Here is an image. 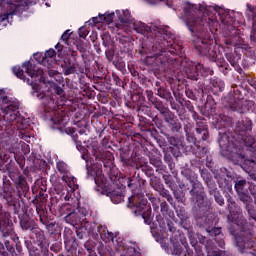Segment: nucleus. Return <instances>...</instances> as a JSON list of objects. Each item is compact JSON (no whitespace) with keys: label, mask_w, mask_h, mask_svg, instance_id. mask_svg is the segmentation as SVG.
Instances as JSON below:
<instances>
[{"label":"nucleus","mask_w":256,"mask_h":256,"mask_svg":"<svg viewBox=\"0 0 256 256\" xmlns=\"http://www.w3.org/2000/svg\"><path fill=\"white\" fill-rule=\"evenodd\" d=\"M197 13H199V10H197L195 4L184 2L181 19L184 21L192 37L197 39L194 48L199 55L208 57L212 63H215L220 73L228 75L231 67L224 58H217V51L213 48L211 33L215 34L220 29L228 37L237 35L239 30L235 26V16L223 9L216 10L217 16L212 17L204 16L201 18L197 16Z\"/></svg>","instance_id":"nucleus-1"},{"label":"nucleus","mask_w":256,"mask_h":256,"mask_svg":"<svg viewBox=\"0 0 256 256\" xmlns=\"http://www.w3.org/2000/svg\"><path fill=\"white\" fill-rule=\"evenodd\" d=\"M12 72L14 75H16V77H18V79H22V81L26 82L28 85H31L33 89L32 95L37 93L36 96L38 99H42L45 113H53L54 116H51L50 121L54 125H57L56 129L59 131V133L62 135H64V133H66V135H71V138L76 145V149H78L80 152L85 151V147L83 146V139L79 138V134H75V128L65 127V116H61L55 112L57 111V104L55 103V100L50 96L45 95V93L40 92L41 86L36 81L26 78L25 71L21 69V66H14L12 68Z\"/></svg>","instance_id":"nucleus-2"},{"label":"nucleus","mask_w":256,"mask_h":256,"mask_svg":"<svg viewBox=\"0 0 256 256\" xmlns=\"http://www.w3.org/2000/svg\"><path fill=\"white\" fill-rule=\"evenodd\" d=\"M128 189L132 195L128 197L127 207L130 209L135 207V215L142 217L146 225H150L151 233L155 237L157 233V224L153 223V215L151 206L148 204L147 198V180L141 174V171H136L132 177L125 179Z\"/></svg>","instance_id":"nucleus-3"},{"label":"nucleus","mask_w":256,"mask_h":256,"mask_svg":"<svg viewBox=\"0 0 256 256\" xmlns=\"http://www.w3.org/2000/svg\"><path fill=\"white\" fill-rule=\"evenodd\" d=\"M201 113L205 117H208V119L214 117L212 123L215 129L219 131L218 143L221 151L229 152L231 149H236L237 144L239 145L238 136L235 137L231 135V133L227 132V129L233 125V118L219 113V109H217V102L212 95L207 96L204 109ZM221 129L224 131L221 132Z\"/></svg>","instance_id":"nucleus-4"},{"label":"nucleus","mask_w":256,"mask_h":256,"mask_svg":"<svg viewBox=\"0 0 256 256\" xmlns=\"http://www.w3.org/2000/svg\"><path fill=\"white\" fill-rule=\"evenodd\" d=\"M146 97L149 103L153 105L154 109H157L164 119L162 120L160 118L156 120V129H158L161 135H175V133H181L183 125L181 124V121H179V118H177V115H175V113L171 111L169 107L165 106L163 101L155 97L153 91L146 90Z\"/></svg>","instance_id":"nucleus-5"},{"label":"nucleus","mask_w":256,"mask_h":256,"mask_svg":"<svg viewBox=\"0 0 256 256\" xmlns=\"http://www.w3.org/2000/svg\"><path fill=\"white\" fill-rule=\"evenodd\" d=\"M134 31L147 37L152 43H157L161 48L167 47V51L168 53H171V55H178L181 52V49H183L181 45L175 43L173 34L169 31V28H151V26L143 22H138L134 24Z\"/></svg>","instance_id":"nucleus-6"},{"label":"nucleus","mask_w":256,"mask_h":256,"mask_svg":"<svg viewBox=\"0 0 256 256\" xmlns=\"http://www.w3.org/2000/svg\"><path fill=\"white\" fill-rule=\"evenodd\" d=\"M181 175L187 179L191 185V189L189 190L190 202L193 203L195 217L200 220L201 215L209 209L211 201L207 199L205 187L203 186V183L199 181L197 174L194 173L193 170L184 166L181 168Z\"/></svg>","instance_id":"nucleus-7"},{"label":"nucleus","mask_w":256,"mask_h":256,"mask_svg":"<svg viewBox=\"0 0 256 256\" xmlns=\"http://www.w3.org/2000/svg\"><path fill=\"white\" fill-rule=\"evenodd\" d=\"M0 237L6 239L5 244L0 243V256L25 255L21 238L15 231L11 219L7 216H0ZM8 237H10V239H7Z\"/></svg>","instance_id":"nucleus-8"},{"label":"nucleus","mask_w":256,"mask_h":256,"mask_svg":"<svg viewBox=\"0 0 256 256\" xmlns=\"http://www.w3.org/2000/svg\"><path fill=\"white\" fill-rule=\"evenodd\" d=\"M184 133L186 136V141L191 145H188L185 151H190L192 155H196V157H201V155H205L207 153V148L199 146L201 141H207L209 139V125L207 122H197L196 125L191 124V122H187L183 126Z\"/></svg>","instance_id":"nucleus-9"},{"label":"nucleus","mask_w":256,"mask_h":256,"mask_svg":"<svg viewBox=\"0 0 256 256\" xmlns=\"http://www.w3.org/2000/svg\"><path fill=\"white\" fill-rule=\"evenodd\" d=\"M160 211L162 213L156 215V221L159 224L160 229H167V235L170 237V241L175 249V245H185L187 239L185 236L177 230L175 223L171 221L175 217V213L169 209V204L166 201L160 202Z\"/></svg>","instance_id":"nucleus-10"},{"label":"nucleus","mask_w":256,"mask_h":256,"mask_svg":"<svg viewBox=\"0 0 256 256\" xmlns=\"http://www.w3.org/2000/svg\"><path fill=\"white\" fill-rule=\"evenodd\" d=\"M231 179V173L227 168H220V170L216 171V181L220 187V189L223 191V195L226 197L227 202H228V209H229V214L227 216L228 221L230 223H235L237 225L239 221V213L233 214L231 211V205H235V201H233V184L231 181L228 179Z\"/></svg>","instance_id":"nucleus-11"},{"label":"nucleus","mask_w":256,"mask_h":256,"mask_svg":"<svg viewBox=\"0 0 256 256\" xmlns=\"http://www.w3.org/2000/svg\"><path fill=\"white\" fill-rule=\"evenodd\" d=\"M8 103L9 97H7L5 90H0V111H4V121H7V123H16L20 129H25L29 121L21 116L18 105H7Z\"/></svg>","instance_id":"nucleus-12"},{"label":"nucleus","mask_w":256,"mask_h":256,"mask_svg":"<svg viewBox=\"0 0 256 256\" xmlns=\"http://www.w3.org/2000/svg\"><path fill=\"white\" fill-rule=\"evenodd\" d=\"M234 189L237 193L239 201L244 203L249 219L256 217L255 206H253V198L249 193V182L246 179L237 178L234 181Z\"/></svg>","instance_id":"nucleus-13"},{"label":"nucleus","mask_w":256,"mask_h":256,"mask_svg":"<svg viewBox=\"0 0 256 256\" xmlns=\"http://www.w3.org/2000/svg\"><path fill=\"white\" fill-rule=\"evenodd\" d=\"M253 129V122L251 119L246 118L241 121V123L237 124V134L238 137V144L241 147H246L248 151H255V137L251 136L249 132Z\"/></svg>","instance_id":"nucleus-14"},{"label":"nucleus","mask_w":256,"mask_h":256,"mask_svg":"<svg viewBox=\"0 0 256 256\" xmlns=\"http://www.w3.org/2000/svg\"><path fill=\"white\" fill-rule=\"evenodd\" d=\"M110 181L101 184V189L106 193L112 203L116 205L121 203L125 199L124 188L119 186V176L111 175L109 176Z\"/></svg>","instance_id":"nucleus-15"},{"label":"nucleus","mask_w":256,"mask_h":256,"mask_svg":"<svg viewBox=\"0 0 256 256\" xmlns=\"http://www.w3.org/2000/svg\"><path fill=\"white\" fill-rule=\"evenodd\" d=\"M14 213L18 216L19 227L23 233H31L39 226L33 215L29 214L26 208H17V204H14Z\"/></svg>","instance_id":"nucleus-16"},{"label":"nucleus","mask_w":256,"mask_h":256,"mask_svg":"<svg viewBox=\"0 0 256 256\" xmlns=\"http://www.w3.org/2000/svg\"><path fill=\"white\" fill-rule=\"evenodd\" d=\"M85 230L87 231L88 235L99 241L100 239L105 243L111 241L113 239V232H109L107 230V226L105 225H98L97 223L93 222H86L84 225Z\"/></svg>","instance_id":"nucleus-17"},{"label":"nucleus","mask_w":256,"mask_h":256,"mask_svg":"<svg viewBox=\"0 0 256 256\" xmlns=\"http://www.w3.org/2000/svg\"><path fill=\"white\" fill-rule=\"evenodd\" d=\"M82 159L86 161V169H87V177L88 179H92L95 182L97 187L101 188L103 183H107V178L103 175V169H101V165L92 163L89 159V155L84 154L82 155Z\"/></svg>","instance_id":"nucleus-18"},{"label":"nucleus","mask_w":256,"mask_h":256,"mask_svg":"<svg viewBox=\"0 0 256 256\" xmlns=\"http://www.w3.org/2000/svg\"><path fill=\"white\" fill-rule=\"evenodd\" d=\"M210 209H211V202H210L208 209L205 211V213L200 215V219H197V216H195V211L193 210V208H192V215L195 219V223H196L197 227L206 229L208 235L210 237H214L215 241H217L218 235H221V227H211V225H213V221H211L207 217V215H209Z\"/></svg>","instance_id":"nucleus-19"},{"label":"nucleus","mask_w":256,"mask_h":256,"mask_svg":"<svg viewBox=\"0 0 256 256\" xmlns=\"http://www.w3.org/2000/svg\"><path fill=\"white\" fill-rule=\"evenodd\" d=\"M56 169L60 175H62V181L68 185V187L75 193L79 189V184L77 183V178L71 175V170L69 165L63 160L56 162Z\"/></svg>","instance_id":"nucleus-20"},{"label":"nucleus","mask_w":256,"mask_h":256,"mask_svg":"<svg viewBox=\"0 0 256 256\" xmlns=\"http://www.w3.org/2000/svg\"><path fill=\"white\" fill-rule=\"evenodd\" d=\"M61 67L65 76L75 75V73L89 75V68H87L86 62H84L83 64H79L77 62H73V60H71V57H65L63 63L61 64Z\"/></svg>","instance_id":"nucleus-21"},{"label":"nucleus","mask_w":256,"mask_h":256,"mask_svg":"<svg viewBox=\"0 0 256 256\" xmlns=\"http://www.w3.org/2000/svg\"><path fill=\"white\" fill-rule=\"evenodd\" d=\"M9 177L14 183L18 198L23 199V197H29V183H27V178L21 173H9Z\"/></svg>","instance_id":"nucleus-22"},{"label":"nucleus","mask_w":256,"mask_h":256,"mask_svg":"<svg viewBox=\"0 0 256 256\" xmlns=\"http://www.w3.org/2000/svg\"><path fill=\"white\" fill-rule=\"evenodd\" d=\"M30 233V239L42 249L43 256H54L53 253L49 252V240H47V236H45V231L40 229L39 225Z\"/></svg>","instance_id":"nucleus-23"},{"label":"nucleus","mask_w":256,"mask_h":256,"mask_svg":"<svg viewBox=\"0 0 256 256\" xmlns=\"http://www.w3.org/2000/svg\"><path fill=\"white\" fill-rule=\"evenodd\" d=\"M65 223L72 225V227H85L87 222V211L85 208H78L70 213L69 215L64 216Z\"/></svg>","instance_id":"nucleus-24"},{"label":"nucleus","mask_w":256,"mask_h":256,"mask_svg":"<svg viewBox=\"0 0 256 256\" xmlns=\"http://www.w3.org/2000/svg\"><path fill=\"white\" fill-rule=\"evenodd\" d=\"M63 239L66 251H68V253H77V249H79V242H77V238L73 235V229L64 227Z\"/></svg>","instance_id":"nucleus-25"},{"label":"nucleus","mask_w":256,"mask_h":256,"mask_svg":"<svg viewBox=\"0 0 256 256\" xmlns=\"http://www.w3.org/2000/svg\"><path fill=\"white\" fill-rule=\"evenodd\" d=\"M2 195L6 201L11 203L19 201L20 199L19 195L17 194V190L13 187V183L6 176L3 177Z\"/></svg>","instance_id":"nucleus-26"},{"label":"nucleus","mask_w":256,"mask_h":256,"mask_svg":"<svg viewBox=\"0 0 256 256\" xmlns=\"http://www.w3.org/2000/svg\"><path fill=\"white\" fill-rule=\"evenodd\" d=\"M164 137H166L168 143L172 145L171 152L174 157H181L183 153H191V151L185 150L187 146L183 144L179 138L173 136V134H164Z\"/></svg>","instance_id":"nucleus-27"},{"label":"nucleus","mask_w":256,"mask_h":256,"mask_svg":"<svg viewBox=\"0 0 256 256\" xmlns=\"http://www.w3.org/2000/svg\"><path fill=\"white\" fill-rule=\"evenodd\" d=\"M150 57L153 59L154 65L159 67L161 71L171 69V58L167 56V52L160 51V53L153 54V56Z\"/></svg>","instance_id":"nucleus-28"},{"label":"nucleus","mask_w":256,"mask_h":256,"mask_svg":"<svg viewBox=\"0 0 256 256\" xmlns=\"http://www.w3.org/2000/svg\"><path fill=\"white\" fill-rule=\"evenodd\" d=\"M225 57L227 61L230 63V65L239 73V75H245V71H243V68L239 65V62L241 61V54L237 53V51H230L225 53Z\"/></svg>","instance_id":"nucleus-29"},{"label":"nucleus","mask_w":256,"mask_h":256,"mask_svg":"<svg viewBox=\"0 0 256 256\" xmlns=\"http://www.w3.org/2000/svg\"><path fill=\"white\" fill-rule=\"evenodd\" d=\"M222 103L226 109H231V111H239L241 109V98L237 97L235 94H228L222 99Z\"/></svg>","instance_id":"nucleus-30"},{"label":"nucleus","mask_w":256,"mask_h":256,"mask_svg":"<svg viewBox=\"0 0 256 256\" xmlns=\"http://www.w3.org/2000/svg\"><path fill=\"white\" fill-rule=\"evenodd\" d=\"M144 104L145 96L141 92L131 94L130 100L125 102L126 107H128V109H132L133 111H136Z\"/></svg>","instance_id":"nucleus-31"},{"label":"nucleus","mask_w":256,"mask_h":256,"mask_svg":"<svg viewBox=\"0 0 256 256\" xmlns=\"http://www.w3.org/2000/svg\"><path fill=\"white\" fill-rule=\"evenodd\" d=\"M80 153H83L82 155H93V157H95L97 161L104 152L101 151V146H99V142L92 140L88 142L85 151L81 150Z\"/></svg>","instance_id":"nucleus-32"},{"label":"nucleus","mask_w":256,"mask_h":256,"mask_svg":"<svg viewBox=\"0 0 256 256\" xmlns=\"http://www.w3.org/2000/svg\"><path fill=\"white\" fill-rule=\"evenodd\" d=\"M22 68L25 70V73L31 77V79H39V77H43V69L37 68V66L31 63V61L24 62L22 64Z\"/></svg>","instance_id":"nucleus-33"},{"label":"nucleus","mask_w":256,"mask_h":256,"mask_svg":"<svg viewBox=\"0 0 256 256\" xmlns=\"http://www.w3.org/2000/svg\"><path fill=\"white\" fill-rule=\"evenodd\" d=\"M136 111H138V113H142V115H146L147 117H149L150 119H152V123H154L155 127L157 126V119H161V117H159V115H157L155 113V111H153L151 109V107L147 106V105H141L139 106Z\"/></svg>","instance_id":"nucleus-34"},{"label":"nucleus","mask_w":256,"mask_h":256,"mask_svg":"<svg viewBox=\"0 0 256 256\" xmlns=\"http://www.w3.org/2000/svg\"><path fill=\"white\" fill-rule=\"evenodd\" d=\"M119 156L120 161L124 167H133V165H135V162H133V158H131V155H129L128 149L119 148Z\"/></svg>","instance_id":"nucleus-35"},{"label":"nucleus","mask_w":256,"mask_h":256,"mask_svg":"<svg viewBox=\"0 0 256 256\" xmlns=\"http://www.w3.org/2000/svg\"><path fill=\"white\" fill-rule=\"evenodd\" d=\"M150 165H153L156 169V173L158 174H164L167 173V166L163 164V161H161V158L159 157H150L149 158Z\"/></svg>","instance_id":"nucleus-36"},{"label":"nucleus","mask_w":256,"mask_h":256,"mask_svg":"<svg viewBox=\"0 0 256 256\" xmlns=\"http://www.w3.org/2000/svg\"><path fill=\"white\" fill-rule=\"evenodd\" d=\"M24 245L28 251L29 256H43L42 249L33 245V242L29 239L24 240Z\"/></svg>","instance_id":"nucleus-37"},{"label":"nucleus","mask_w":256,"mask_h":256,"mask_svg":"<svg viewBox=\"0 0 256 256\" xmlns=\"http://www.w3.org/2000/svg\"><path fill=\"white\" fill-rule=\"evenodd\" d=\"M113 159V153L107 151L101 154L96 161H101V163H103V166L106 167V169H111L113 167Z\"/></svg>","instance_id":"nucleus-38"},{"label":"nucleus","mask_w":256,"mask_h":256,"mask_svg":"<svg viewBox=\"0 0 256 256\" xmlns=\"http://www.w3.org/2000/svg\"><path fill=\"white\" fill-rule=\"evenodd\" d=\"M54 191L56 193V195L59 196V199L64 201H71V199H73V197L71 196V194L69 195V190L63 188V185L58 184L54 186Z\"/></svg>","instance_id":"nucleus-39"},{"label":"nucleus","mask_w":256,"mask_h":256,"mask_svg":"<svg viewBox=\"0 0 256 256\" xmlns=\"http://www.w3.org/2000/svg\"><path fill=\"white\" fill-rule=\"evenodd\" d=\"M57 52H55V49H49L45 52L44 57L42 58V65H47L48 69L51 67V65H55L54 57H56Z\"/></svg>","instance_id":"nucleus-40"},{"label":"nucleus","mask_w":256,"mask_h":256,"mask_svg":"<svg viewBox=\"0 0 256 256\" xmlns=\"http://www.w3.org/2000/svg\"><path fill=\"white\" fill-rule=\"evenodd\" d=\"M45 229L50 233L52 237L59 238L61 237V230L59 229V226L57 225V222L50 220L46 225Z\"/></svg>","instance_id":"nucleus-41"},{"label":"nucleus","mask_w":256,"mask_h":256,"mask_svg":"<svg viewBox=\"0 0 256 256\" xmlns=\"http://www.w3.org/2000/svg\"><path fill=\"white\" fill-rule=\"evenodd\" d=\"M185 73L187 79H191L192 81L199 80V69L197 67V64H192L187 67Z\"/></svg>","instance_id":"nucleus-42"},{"label":"nucleus","mask_w":256,"mask_h":256,"mask_svg":"<svg viewBox=\"0 0 256 256\" xmlns=\"http://www.w3.org/2000/svg\"><path fill=\"white\" fill-rule=\"evenodd\" d=\"M119 49L120 53L127 54L131 51V41L129 40V37L122 36L119 38Z\"/></svg>","instance_id":"nucleus-43"},{"label":"nucleus","mask_w":256,"mask_h":256,"mask_svg":"<svg viewBox=\"0 0 256 256\" xmlns=\"http://www.w3.org/2000/svg\"><path fill=\"white\" fill-rule=\"evenodd\" d=\"M228 153L229 159L234 165H242L243 161L245 160V155L243 153L234 152L233 149H231Z\"/></svg>","instance_id":"nucleus-44"},{"label":"nucleus","mask_w":256,"mask_h":256,"mask_svg":"<svg viewBox=\"0 0 256 256\" xmlns=\"http://www.w3.org/2000/svg\"><path fill=\"white\" fill-rule=\"evenodd\" d=\"M124 256H141V252L137 243H130V246H126L123 252Z\"/></svg>","instance_id":"nucleus-45"},{"label":"nucleus","mask_w":256,"mask_h":256,"mask_svg":"<svg viewBox=\"0 0 256 256\" xmlns=\"http://www.w3.org/2000/svg\"><path fill=\"white\" fill-rule=\"evenodd\" d=\"M106 133H109L107 127H104L99 133V138L102 139L101 145L104 149H112L111 145H113V141H109V137L105 135Z\"/></svg>","instance_id":"nucleus-46"},{"label":"nucleus","mask_w":256,"mask_h":256,"mask_svg":"<svg viewBox=\"0 0 256 256\" xmlns=\"http://www.w3.org/2000/svg\"><path fill=\"white\" fill-rule=\"evenodd\" d=\"M184 247H185V249H186L188 255H187V253H185V252L183 251V246L177 245V244L174 245L173 250H171V254H172V255H176V256H193V251L189 250V249L187 248V245H185V244H184Z\"/></svg>","instance_id":"nucleus-47"},{"label":"nucleus","mask_w":256,"mask_h":256,"mask_svg":"<svg viewBox=\"0 0 256 256\" xmlns=\"http://www.w3.org/2000/svg\"><path fill=\"white\" fill-rule=\"evenodd\" d=\"M150 136L152 139H154V141L158 143L160 147H167V141H165V138H163V136L159 135V131L157 130V128H153L150 131Z\"/></svg>","instance_id":"nucleus-48"},{"label":"nucleus","mask_w":256,"mask_h":256,"mask_svg":"<svg viewBox=\"0 0 256 256\" xmlns=\"http://www.w3.org/2000/svg\"><path fill=\"white\" fill-rule=\"evenodd\" d=\"M180 225L185 231L188 233V237H193L195 235V231L193 230V225H191V220L188 218H184L180 220Z\"/></svg>","instance_id":"nucleus-49"},{"label":"nucleus","mask_w":256,"mask_h":256,"mask_svg":"<svg viewBox=\"0 0 256 256\" xmlns=\"http://www.w3.org/2000/svg\"><path fill=\"white\" fill-rule=\"evenodd\" d=\"M138 171H140V174L145 178L146 177H153L155 175V170L153 169V167L149 166V164L144 163V164H140V169H138Z\"/></svg>","instance_id":"nucleus-50"},{"label":"nucleus","mask_w":256,"mask_h":256,"mask_svg":"<svg viewBox=\"0 0 256 256\" xmlns=\"http://www.w3.org/2000/svg\"><path fill=\"white\" fill-rule=\"evenodd\" d=\"M243 170L246 171V173H251L255 170L256 162L253 159H247L244 158V161L242 162V165H240Z\"/></svg>","instance_id":"nucleus-51"},{"label":"nucleus","mask_w":256,"mask_h":256,"mask_svg":"<svg viewBox=\"0 0 256 256\" xmlns=\"http://www.w3.org/2000/svg\"><path fill=\"white\" fill-rule=\"evenodd\" d=\"M158 193H159L160 197H163L164 199H166V201H168V203L171 205V207H176L175 199H173V196L171 195V192H169V190H167L164 187Z\"/></svg>","instance_id":"nucleus-52"},{"label":"nucleus","mask_w":256,"mask_h":256,"mask_svg":"<svg viewBox=\"0 0 256 256\" xmlns=\"http://www.w3.org/2000/svg\"><path fill=\"white\" fill-rule=\"evenodd\" d=\"M170 189L174 195V198L176 199V201H178V203H183V201H185V192H183V190L178 189L177 184Z\"/></svg>","instance_id":"nucleus-53"},{"label":"nucleus","mask_w":256,"mask_h":256,"mask_svg":"<svg viewBox=\"0 0 256 256\" xmlns=\"http://www.w3.org/2000/svg\"><path fill=\"white\" fill-rule=\"evenodd\" d=\"M78 208L71 205L70 203H65L62 206H60V214L61 215H65V217H67V215H69L70 213H73L74 211H76Z\"/></svg>","instance_id":"nucleus-54"},{"label":"nucleus","mask_w":256,"mask_h":256,"mask_svg":"<svg viewBox=\"0 0 256 256\" xmlns=\"http://www.w3.org/2000/svg\"><path fill=\"white\" fill-rule=\"evenodd\" d=\"M196 65L198 67L199 77H207L209 75H213L214 72L211 68L206 67L201 63H197Z\"/></svg>","instance_id":"nucleus-55"},{"label":"nucleus","mask_w":256,"mask_h":256,"mask_svg":"<svg viewBox=\"0 0 256 256\" xmlns=\"http://www.w3.org/2000/svg\"><path fill=\"white\" fill-rule=\"evenodd\" d=\"M154 89L155 91H157L156 95H158V97H161V99H165L167 101L168 99L173 97L171 95V91H169V89L165 87H159Z\"/></svg>","instance_id":"nucleus-56"},{"label":"nucleus","mask_w":256,"mask_h":256,"mask_svg":"<svg viewBox=\"0 0 256 256\" xmlns=\"http://www.w3.org/2000/svg\"><path fill=\"white\" fill-rule=\"evenodd\" d=\"M255 63H256L255 56H245L244 59L242 60V67L243 69H251V67H253Z\"/></svg>","instance_id":"nucleus-57"},{"label":"nucleus","mask_w":256,"mask_h":256,"mask_svg":"<svg viewBox=\"0 0 256 256\" xmlns=\"http://www.w3.org/2000/svg\"><path fill=\"white\" fill-rule=\"evenodd\" d=\"M162 175V179L164 180V183L167 184V186L169 187V189H173L175 187V180H173V176H171V174H169V172L166 169V172H164Z\"/></svg>","instance_id":"nucleus-58"},{"label":"nucleus","mask_w":256,"mask_h":256,"mask_svg":"<svg viewBox=\"0 0 256 256\" xmlns=\"http://www.w3.org/2000/svg\"><path fill=\"white\" fill-rule=\"evenodd\" d=\"M150 186L154 191H157L158 193L160 190H162L165 186L161 183V180L157 177H153L150 179Z\"/></svg>","instance_id":"nucleus-59"},{"label":"nucleus","mask_w":256,"mask_h":256,"mask_svg":"<svg viewBox=\"0 0 256 256\" xmlns=\"http://www.w3.org/2000/svg\"><path fill=\"white\" fill-rule=\"evenodd\" d=\"M138 128L140 129V131H143L144 133H149V135H151V131H153V129H156L155 126L151 124V121L138 123Z\"/></svg>","instance_id":"nucleus-60"},{"label":"nucleus","mask_w":256,"mask_h":256,"mask_svg":"<svg viewBox=\"0 0 256 256\" xmlns=\"http://www.w3.org/2000/svg\"><path fill=\"white\" fill-rule=\"evenodd\" d=\"M95 247H97V244L93 240H88L84 243V248L89 253V256L95 255Z\"/></svg>","instance_id":"nucleus-61"},{"label":"nucleus","mask_w":256,"mask_h":256,"mask_svg":"<svg viewBox=\"0 0 256 256\" xmlns=\"http://www.w3.org/2000/svg\"><path fill=\"white\" fill-rule=\"evenodd\" d=\"M190 244L195 251V256H205V253L203 252V246H201L199 242L191 240Z\"/></svg>","instance_id":"nucleus-62"},{"label":"nucleus","mask_w":256,"mask_h":256,"mask_svg":"<svg viewBox=\"0 0 256 256\" xmlns=\"http://www.w3.org/2000/svg\"><path fill=\"white\" fill-rule=\"evenodd\" d=\"M208 193L209 195H215L219 192V189L217 188V183H215V180H208L206 182Z\"/></svg>","instance_id":"nucleus-63"},{"label":"nucleus","mask_w":256,"mask_h":256,"mask_svg":"<svg viewBox=\"0 0 256 256\" xmlns=\"http://www.w3.org/2000/svg\"><path fill=\"white\" fill-rule=\"evenodd\" d=\"M210 83L215 89H218V91L220 92H222L225 89V82L221 79L213 78L210 80Z\"/></svg>","instance_id":"nucleus-64"}]
</instances>
